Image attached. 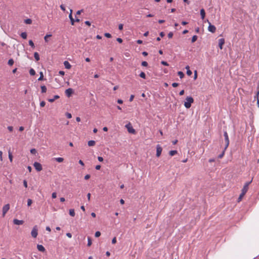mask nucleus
I'll return each instance as SVG.
<instances>
[{"mask_svg":"<svg viewBox=\"0 0 259 259\" xmlns=\"http://www.w3.org/2000/svg\"><path fill=\"white\" fill-rule=\"evenodd\" d=\"M194 102V99L192 97H187L186 98V101L184 102V106L189 109L191 106V104Z\"/></svg>","mask_w":259,"mask_h":259,"instance_id":"obj_1","label":"nucleus"},{"mask_svg":"<svg viewBox=\"0 0 259 259\" xmlns=\"http://www.w3.org/2000/svg\"><path fill=\"white\" fill-rule=\"evenodd\" d=\"M224 136L225 138V150H226L229 145V136L226 131H224Z\"/></svg>","mask_w":259,"mask_h":259,"instance_id":"obj_2","label":"nucleus"},{"mask_svg":"<svg viewBox=\"0 0 259 259\" xmlns=\"http://www.w3.org/2000/svg\"><path fill=\"white\" fill-rule=\"evenodd\" d=\"M31 235L32 237L35 238H36L37 235H38V229L37 226H35L33 227L31 232Z\"/></svg>","mask_w":259,"mask_h":259,"instance_id":"obj_3","label":"nucleus"},{"mask_svg":"<svg viewBox=\"0 0 259 259\" xmlns=\"http://www.w3.org/2000/svg\"><path fill=\"white\" fill-rule=\"evenodd\" d=\"M125 126L127 128L128 132L130 133H131V134H135V132H136L135 130V129H134V128L132 126V125H131L130 122H129L128 123L126 124Z\"/></svg>","mask_w":259,"mask_h":259,"instance_id":"obj_4","label":"nucleus"},{"mask_svg":"<svg viewBox=\"0 0 259 259\" xmlns=\"http://www.w3.org/2000/svg\"><path fill=\"white\" fill-rule=\"evenodd\" d=\"M207 21L209 24V26L208 27V31L212 33H214L216 31L215 27L214 25H212L208 20H207Z\"/></svg>","mask_w":259,"mask_h":259,"instance_id":"obj_5","label":"nucleus"},{"mask_svg":"<svg viewBox=\"0 0 259 259\" xmlns=\"http://www.w3.org/2000/svg\"><path fill=\"white\" fill-rule=\"evenodd\" d=\"M251 183V181L250 182H247L245 183V184H244V185L243 186V188H242V189L241 190V192L246 194V193L248 191V186Z\"/></svg>","mask_w":259,"mask_h":259,"instance_id":"obj_6","label":"nucleus"},{"mask_svg":"<svg viewBox=\"0 0 259 259\" xmlns=\"http://www.w3.org/2000/svg\"><path fill=\"white\" fill-rule=\"evenodd\" d=\"M33 166L37 171H40L42 170V166L39 162H35L33 164Z\"/></svg>","mask_w":259,"mask_h":259,"instance_id":"obj_7","label":"nucleus"},{"mask_svg":"<svg viewBox=\"0 0 259 259\" xmlns=\"http://www.w3.org/2000/svg\"><path fill=\"white\" fill-rule=\"evenodd\" d=\"M162 148L160 145H157L156 146V156L159 157L162 152Z\"/></svg>","mask_w":259,"mask_h":259,"instance_id":"obj_8","label":"nucleus"},{"mask_svg":"<svg viewBox=\"0 0 259 259\" xmlns=\"http://www.w3.org/2000/svg\"><path fill=\"white\" fill-rule=\"evenodd\" d=\"M10 209V205L9 204L5 205L3 207V215L4 217L6 213Z\"/></svg>","mask_w":259,"mask_h":259,"instance_id":"obj_9","label":"nucleus"},{"mask_svg":"<svg viewBox=\"0 0 259 259\" xmlns=\"http://www.w3.org/2000/svg\"><path fill=\"white\" fill-rule=\"evenodd\" d=\"M73 93V90L71 88H69L65 91V94L68 97H69L71 96V95Z\"/></svg>","mask_w":259,"mask_h":259,"instance_id":"obj_10","label":"nucleus"},{"mask_svg":"<svg viewBox=\"0 0 259 259\" xmlns=\"http://www.w3.org/2000/svg\"><path fill=\"white\" fill-rule=\"evenodd\" d=\"M13 223L15 225H22L24 223V221L22 220H19L17 219H14L13 220Z\"/></svg>","mask_w":259,"mask_h":259,"instance_id":"obj_11","label":"nucleus"},{"mask_svg":"<svg viewBox=\"0 0 259 259\" xmlns=\"http://www.w3.org/2000/svg\"><path fill=\"white\" fill-rule=\"evenodd\" d=\"M225 43V39L224 38H220L219 39V46L221 49H223V46Z\"/></svg>","mask_w":259,"mask_h":259,"instance_id":"obj_12","label":"nucleus"},{"mask_svg":"<svg viewBox=\"0 0 259 259\" xmlns=\"http://www.w3.org/2000/svg\"><path fill=\"white\" fill-rule=\"evenodd\" d=\"M72 10H70V13L69 15V19L70 20L71 25H74L75 20L73 18L72 15Z\"/></svg>","mask_w":259,"mask_h":259,"instance_id":"obj_13","label":"nucleus"},{"mask_svg":"<svg viewBox=\"0 0 259 259\" xmlns=\"http://www.w3.org/2000/svg\"><path fill=\"white\" fill-rule=\"evenodd\" d=\"M37 248L39 251L41 252H45L46 250L45 248L42 245L38 244L37 245Z\"/></svg>","mask_w":259,"mask_h":259,"instance_id":"obj_14","label":"nucleus"},{"mask_svg":"<svg viewBox=\"0 0 259 259\" xmlns=\"http://www.w3.org/2000/svg\"><path fill=\"white\" fill-rule=\"evenodd\" d=\"M63 64L66 68L68 69L71 68V65H70V64L69 63L68 61H65L64 62Z\"/></svg>","mask_w":259,"mask_h":259,"instance_id":"obj_15","label":"nucleus"},{"mask_svg":"<svg viewBox=\"0 0 259 259\" xmlns=\"http://www.w3.org/2000/svg\"><path fill=\"white\" fill-rule=\"evenodd\" d=\"M200 15H201V17L202 19H204L205 18V12L204 10L203 9H201L200 11Z\"/></svg>","mask_w":259,"mask_h":259,"instance_id":"obj_16","label":"nucleus"},{"mask_svg":"<svg viewBox=\"0 0 259 259\" xmlns=\"http://www.w3.org/2000/svg\"><path fill=\"white\" fill-rule=\"evenodd\" d=\"M60 98V97L58 96V95H55L54 96V98H52V99H48V101L49 102H51V103H52L53 102H54V101L57 99H59Z\"/></svg>","mask_w":259,"mask_h":259,"instance_id":"obj_17","label":"nucleus"},{"mask_svg":"<svg viewBox=\"0 0 259 259\" xmlns=\"http://www.w3.org/2000/svg\"><path fill=\"white\" fill-rule=\"evenodd\" d=\"M96 144V142L94 140H90L88 142V144L89 146H94Z\"/></svg>","mask_w":259,"mask_h":259,"instance_id":"obj_18","label":"nucleus"},{"mask_svg":"<svg viewBox=\"0 0 259 259\" xmlns=\"http://www.w3.org/2000/svg\"><path fill=\"white\" fill-rule=\"evenodd\" d=\"M186 69H187V74L189 76H190L192 74V71L189 69V66H187L186 67Z\"/></svg>","mask_w":259,"mask_h":259,"instance_id":"obj_19","label":"nucleus"},{"mask_svg":"<svg viewBox=\"0 0 259 259\" xmlns=\"http://www.w3.org/2000/svg\"><path fill=\"white\" fill-rule=\"evenodd\" d=\"M54 159H55V160H56V161H57L58 162H62L64 160V158H62V157H57V158H54Z\"/></svg>","mask_w":259,"mask_h":259,"instance_id":"obj_20","label":"nucleus"},{"mask_svg":"<svg viewBox=\"0 0 259 259\" xmlns=\"http://www.w3.org/2000/svg\"><path fill=\"white\" fill-rule=\"evenodd\" d=\"M8 154H9V159L11 162H12L13 161V155L10 151V149L8 151Z\"/></svg>","mask_w":259,"mask_h":259,"instance_id":"obj_21","label":"nucleus"},{"mask_svg":"<svg viewBox=\"0 0 259 259\" xmlns=\"http://www.w3.org/2000/svg\"><path fill=\"white\" fill-rule=\"evenodd\" d=\"M34 57L36 61H38L39 60V55L37 52H35L34 53Z\"/></svg>","mask_w":259,"mask_h":259,"instance_id":"obj_22","label":"nucleus"},{"mask_svg":"<svg viewBox=\"0 0 259 259\" xmlns=\"http://www.w3.org/2000/svg\"><path fill=\"white\" fill-rule=\"evenodd\" d=\"M177 153V150H171L169 152V154L171 156L175 155Z\"/></svg>","mask_w":259,"mask_h":259,"instance_id":"obj_23","label":"nucleus"},{"mask_svg":"<svg viewBox=\"0 0 259 259\" xmlns=\"http://www.w3.org/2000/svg\"><path fill=\"white\" fill-rule=\"evenodd\" d=\"M245 194V193L241 192V193L239 195V197L238 198V202H240L241 201L242 197L244 196Z\"/></svg>","mask_w":259,"mask_h":259,"instance_id":"obj_24","label":"nucleus"},{"mask_svg":"<svg viewBox=\"0 0 259 259\" xmlns=\"http://www.w3.org/2000/svg\"><path fill=\"white\" fill-rule=\"evenodd\" d=\"M69 214L71 217H74L75 216V211H74V210L73 209H70L69 210Z\"/></svg>","mask_w":259,"mask_h":259,"instance_id":"obj_25","label":"nucleus"},{"mask_svg":"<svg viewBox=\"0 0 259 259\" xmlns=\"http://www.w3.org/2000/svg\"><path fill=\"white\" fill-rule=\"evenodd\" d=\"M41 90L42 93H45L47 92V88L45 85H41Z\"/></svg>","mask_w":259,"mask_h":259,"instance_id":"obj_26","label":"nucleus"},{"mask_svg":"<svg viewBox=\"0 0 259 259\" xmlns=\"http://www.w3.org/2000/svg\"><path fill=\"white\" fill-rule=\"evenodd\" d=\"M29 73H30V75L33 76L35 74V71L33 68H31L29 70Z\"/></svg>","mask_w":259,"mask_h":259,"instance_id":"obj_27","label":"nucleus"},{"mask_svg":"<svg viewBox=\"0 0 259 259\" xmlns=\"http://www.w3.org/2000/svg\"><path fill=\"white\" fill-rule=\"evenodd\" d=\"M14 61L13 59H10L8 62V64L10 66H12L14 64Z\"/></svg>","mask_w":259,"mask_h":259,"instance_id":"obj_28","label":"nucleus"},{"mask_svg":"<svg viewBox=\"0 0 259 259\" xmlns=\"http://www.w3.org/2000/svg\"><path fill=\"white\" fill-rule=\"evenodd\" d=\"M20 36L23 38L26 39L27 38V33L25 32H22L20 34Z\"/></svg>","mask_w":259,"mask_h":259,"instance_id":"obj_29","label":"nucleus"},{"mask_svg":"<svg viewBox=\"0 0 259 259\" xmlns=\"http://www.w3.org/2000/svg\"><path fill=\"white\" fill-rule=\"evenodd\" d=\"M92 239H91V237H88V246H91L92 245Z\"/></svg>","mask_w":259,"mask_h":259,"instance_id":"obj_30","label":"nucleus"},{"mask_svg":"<svg viewBox=\"0 0 259 259\" xmlns=\"http://www.w3.org/2000/svg\"><path fill=\"white\" fill-rule=\"evenodd\" d=\"M139 76L142 78H144V79H145L146 78V74L144 72H141L140 73V74H139Z\"/></svg>","mask_w":259,"mask_h":259,"instance_id":"obj_31","label":"nucleus"},{"mask_svg":"<svg viewBox=\"0 0 259 259\" xmlns=\"http://www.w3.org/2000/svg\"><path fill=\"white\" fill-rule=\"evenodd\" d=\"M25 23L27 24H30L32 23V20L30 19H25Z\"/></svg>","mask_w":259,"mask_h":259,"instance_id":"obj_32","label":"nucleus"},{"mask_svg":"<svg viewBox=\"0 0 259 259\" xmlns=\"http://www.w3.org/2000/svg\"><path fill=\"white\" fill-rule=\"evenodd\" d=\"M52 36V35L51 34H47L45 37H44V39L45 40L46 42H48V38Z\"/></svg>","mask_w":259,"mask_h":259,"instance_id":"obj_33","label":"nucleus"},{"mask_svg":"<svg viewBox=\"0 0 259 259\" xmlns=\"http://www.w3.org/2000/svg\"><path fill=\"white\" fill-rule=\"evenodd\" d=\"M178 74L181 78H183L184 76V74L182 71H179Z\"/></svg>","mask_w":259,"mask_h":259,"instance_id":"obj_34","label":"nucleus"},{"mask_svg":"<svg viewBox=\"0 0 259 259\" xmlns=\"http://www.w3.org/2000/svg\"><path fill=\"white\" fill-rule=\"evenodd\" d=\"M197 35H194L193 36L192 38V42H194L195 41H196V40L197 39Z\"/></svg>","mask_w":259,"mask_h":259,"instance_id":"obj_35","label":"nucleus"},{"mask_svg":"<svg viewBox=\"0 0 259 259\" xmlns=\"http://www.w3.org/2000/svg\"><path fill=\"white\" fill-rule=\"evenodd\" d=\"M44 79V75H43V73L42 72H40V76L38 78V80L40 81V80H43Z\"/></svg>","mask_w":259,"mask_h":259,"instance_id":"obj_36","label":"nucleus"},{"mask_svg":"<svg viewBox=\"0 0 259 259\" xmlns=\"http://www.w3.org/2000/svg\"><path fill=\"white\" fill-rule=\"evenodd\" d=\"M225 150H226L224 149L222 153L218 156L219 158L221 159L224 156Z\"/></svg>","mask_w":259,"mask_h":259,"instance_id":"obj_37","label":"nucleus"},{"mask_svg":"<svg viewBox=\"0 0 259 259\" xmlns=\"http://www.w3.org/2000/svg\"><path fill=\"white\" fill-rule=\"evenodd\" d=\"M32 203V200L31 199H28L27 200V206H30L31 205Z\"/></svg>","mask_w":259,"mask_h":259,"instance_id":"obj_38","label":"nucleus"},{"mask_svg":"<svg viewBox=\"0 0 259 259\" xmlns=\"http://www.w3.org/2000/svg\"><path fill=\"white\" fill-rule=\"evenodd\" d=\"M29 45L32 47L34 48V45L32 40H29Z\"/></svg>","mask_w":259,"mask_h":259,"instance_id":"obj_39","label":"nucleus"},{"mask_svg":"<svg viewBox=\"0 0 259 259\" xmlns=\"http://www.w3.org/2000/svg\"><path fill=\"white\" fill-rule=\"evenodd\" d=\"M30 153L32 154H35L36 153V150L35 149H31L30 150Z\"/></svg>","mask_w":259,"mask_h":259,"instance_id":"obj_40","label":"nucleus"},{"mask_svg":"<svg viewBox=\"0 0 259 259\" xmlns=\"http://www.w3.org/2000/svg\"><path fill=\"white\" fill-rule=\"evenodd\" d=\"M101 235V233L99 231H97L95 233V236L96 237H99Z\"/></svg>","mask_w":259,"mask_h":259,"instance_id":"obj_41","label":"nucleus"},{"mask_svg":"<svg viewBox=\"0 0 259 259\" xmlns=\"http://www.w3.org/2000/svg\"><path fill=\"white\" fill-rule=\"evenodd\" d=\"M142 64V65L143 66H145V67H146V66H148V63H147L146 61H143V62H142V64Z\"/></svg>","mask_w":259,"mask_h":259,"instance_id":"obj_42","label":"nucleus"},{"mask_svg":"<svg viewBox=\"0 0 259 259\" xmlns=\"http://www.w3.org/2000/svg\"><path fill=\"white\" fill-rule=\"evenodd\" d=\"M66 116L68 118H71L72 117L71 114L68 112L66 113Z\"/></svg>","mask_w":259,"mask_h":259,"instance_id":"obj_43","label":"nucleus"},{"mask_svg":"<svg viewBox=\"0 0 259 259\" xmlns=\"http://www.w3.org/2000/svg\"><path fill=\"white\" fill-rule=\"evenodd\" d=\"M105 36H106L107 38H110L111 37V35L109 33H105L104 34Z\"/></svg>","mask_w":259,"mask_h":259,"instance_id":"obj_44","label":"nucleus"},{"mask_svg":"<svg viewBox=\"0 0 259 259\" xmlns=\"http://www.w3.org/2000/svg\"><path fill=\"white\" fill-rule=\"evenodd\" d=\"M172 36H173V33L172 32H169L168 34V37L169 38H171L172 37Z\"/></svg>","mask_w":259,"mask_h":259,"instance_id":"obj_45","label":"nucleus"},{"mask_svg":"<svg viewBox=\"0 0 259 259\" xmlns=\"http://www.w3.org/2000/svg\"><path fill=\"white\" fill-rule=\"evenodd\" d=\"M23 185L25 188H27V182L25 180L23 181Z\"/></svg>","mask_w":259,"mask_h":259,"instance_id":"obj_46","label":"nucleus"},{"mask_svg":"<svg viewBox=\"0 0 259 259\" xmlns=\"http://www.w3.org/2000/svg\"><path fill=\"white\" fill-rule=\"evenodd\" d=\"M46 105V103L45 101H41L40 103V106L41 107H44Z\"/></svg>","mask_w":259,"mask_h":259,"instance_id":"obj_47","label":"nucleus"},{"mask_svg":"<svg viewBox=\"0 0 259 259\" xmlns=\"http://www.w3.org/2000/svg\"><path fill=\"white\" fill-rule=\"evenodd\" d=\"M60 8L63 11H65V10H66L65 7V6L63 5H61L60 6Z\"/></svg>","mask_w":259,"mask_h":259,"instance_id":"obj_48","label":"nucleus"},{"mask_svg":"<svg viewBox=\"0 0 259 259\" xmlns=\"http://www.w3.org/2000/svg\"><path fill=\"white\" fill-rule=\"evenodd\" d=\"M123 24H120L119 25H118V29L120 30H121L123 29Z\"/></svg>","mask_w":259,"mask_h":259,"instance_id":"obj_49","label":"nucleus"},{"mask_svg":"<svg viewBox=\"0 0 259 259\" xmlns=\"http://www.w3.org/2000/svg\"><path fill=\"white\" fill-rule=\"evenodd\" d=\"M52 197L53 198H56L57 197V194L56 192H53L52 194Z\"/></svg>","mask_w":259,"mask_h":259,"instance_id":"obj_50","label":"nucleus"},{"mask_svg":"<svg viewBox=\"0 0 259 259\" xmlns=\"http://www.w3.org/2000/svg\"><path fill=\"white\" fill-rule=\"evenodd\" d=\"M179 84L178 83H176V82H174L172 83V86L174 87V88H176V87H177L178 86Z\"/></svg>","mask_w":259,"mask_h":259,"instance_id":"obj_51","label":"nucleus"},{"mask_svg":"<svg viewBox=\"0 0 259 259\" xmlns=\"http://www.w3.org/2000/svg\"><path fill=\"white\" fill-rule=\"evenodd\" d=\"M8 129L10 132H12L13 130V127L12 126H8Z\"/></svg>","mask_w":259,"mask_h":259,"instance_id":"obj_52","label":"nucleus"},{"mask_svg":"<svg viewBox=\"0 0 259 259\" xmlns=\"http://www.w3.org/2000/svg\"><path fill=\"white\" fill-rule=\"evenodd\" d=\"M116 242V237H114L112 240V243L115 244Z\"/></svg>","mask_w":259,"mask_h":259,"instance_id":"obj_53","label":"nucleus"},{"mask_svg":"<svg viewBox=\"0 0 259 259\" xmlns=\"http://www.w3.org/2000/svg\"><path fill=\"white\" fill-rule=\"evenodd\" d=\"M134 98V95H132L130 96V99H129V101H130V102L133 101V100Z\"/></svg>","mask_w":259,"mask_h":259,"instance_id":"obj_54","label":"nucleus"},{"mask_svg":"<svg viewBox=\"0 0 259 259\" xmlns=\"http://www.w3.org/2000/svg\"><path fill=\"white\" fill-rule=\"evenodd\" d=\"M161 64H163V65H165V66H168V64L166 62L164 61H162L161 62Z\"/></svg>","mask_w":259,"mask_h":259,"instance_id":"obj_55","label":"nucleus"},{"mask_svg":"<svg viewBox=\"0 0 259 259\" xmlns=\"http://www.w3.org/2000/svg\"><path fill=\"white\" fill-rule=\"evenodd\" d=\"M90 175H86L85 176H84V179L85 180H88L90 179Z\"/></svg>","mask_w":259,"mask_h":259,"instance_id":"obj_56","label":"nucleus"},{"mask_svg":"<svg viewBox=\"0 0 259 259\" xmlns=\"http://www.w3.org/2000/svg\"><path fill=\"white\" fill-rule=\"evenodd\" d=\"M98 160H99V161H100V162H102V161H103V157H100V156H99V157H98Z\"/></svg>","mask_w":259,"mask_h":259,"instance_id":"obj_57","label":"nucleus"},{"mask_svg":"<svg viewBox=\"0 0 259 259\" xmlns=\"http://www.w3.org/2000/svg\"><path fill=\"white\" fill-rule=\"evenodd\" d=\"M116 40L119 43H121L122 42V39L121 38H117Z\"/></svg>","mask_w":259,"mask_h":259,"instance_id":"obj_58","label":"nucleus"},{"mask_svg":"<svg viewBox=\"0 0 259 259\" xmlns=\"http://www.w3.org/2000/svg\"><path fill=\"white\" fill-rule=\"evenodd\" d=\"M66 236L69 237V238H71L72 237V234L70 233H67L66 234Z\"/></svg>","mask_w":259,"mask_h":259,"instance_id":"obj_59","label":"nucleus"},{"mask_svg":"<svg viewBox=\"0 0 259 259\" xmlns=\"http://www.w3.org/2000/svg\"><path fill=\"white\" fill-rule=\"evenodd\" d=\"M64 74H65V72L63 71H60L59 72V74H60L61 75H64Z\"/></svg>","mask_w":259,"mask_h":259,"instance_id":"obj_60","label":"nucleus"},{"mask_svg":"<svg viewBox=\"0 0 259 259\" xmlns=\"http://www.w3.org/2000/svg\"><path fill=\"white\" fill-rule=\"evenodd\" d=\"M84 23H85L86 25H88V26H90V25H91V23H90V21H85Z\"/></svg>","mask_w":259,"mask_h":259,"instance_id":"obj_61","label":"nucleus"},{"mask_svg":"<svg viewBox=\"0 0 259 259\" xmlns=\"http://www.w3.org/2000/svg\"><path fill=\"white\" fill-rule=\"evenodd\" d=\"M95 168L97 170H99L101 168V166L100 165H97L96 166Z\"/></svg>","mask_w":259,"mask_h":259,"instance_id":"obj_62","label":"nucleus"},{"mask_svg":"<svg viewBox=\"0 0 259 259\" xmlns=\"http://www.w3.org/2000/svg\"><path fill=\"white\" fill-rule=\"evenodd\" d=\"M159 34L161 37H163L165 35V33L163 32H161Z\"/></svg>","mask_w":259,"mask_h":259,"instance_id":"obj_63","label":"nucleus"},{"mask_svg":"<svg viewBox=\"0 0 259 259\" xmlns=\"http://www.w3.org/2000/svg\"><path fill=\"white\" fill-rule=\"evenodd\" d=\"M137 42L138 44H142V42H143V41L142 40H140V39H139L137 41Z\"/></svg>","mask_w":259,"mask_h":259,"instance_id":"obj_64","label":"nucleus"}]
</instances>
